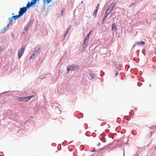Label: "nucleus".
Segmentation results:
<instances>
[{
	"mask_svg": "<svg viewBox=\"0 0 156 156\" xmlns=\"http://www.w3.org/2000/svg\"><path fill=\"white\" fill-rule=\"evenodd\" d=\"M25 97H18L17 98V100L19 101H25Z\"/></svg>",
	"mask_w": 156,
	"mask_h": 156,
	"instance_id": "10",
	"label": "nucleus"
},
{
	"mask_svg": "<svg viewBox=\"0 0 156 156\" xmlns=\"http://www.w3.org/2000/svg\"><path fill=\"white\" fill-rule=\"evenodd\" d=\"M105 131L106 132H108L109 131V130L108 129H106L105 130Z\"/></svg>",
	"mask_w": 156,
	"mask_h": 156,
	"instance_id": "39",
	"label": "nucleus"
},
{
	"mask_svg": "<svg viewBox=\"0 0 156 156\" xmlns=\"http://www.w3.org/2000/svg\"><path fill=\"white\" fill-rule=\"evenodd\" d=\"M81 114L82 115H83V113H81Z\"/></svg>",
	"mask_w": 156,
	"mask_h": 156,
	"instance_id": "48",
	"label": "nucleus"
},
{
	"mask_svg": "<svg viewBox=\"0 0 156 156\" xmlns=\"http://www.w3.org/2000/svg\"><path fill=\"white\" fill-rule=\"evenodd\" d=\"M3 49V47L2 46L0 47V54L2 53V51Z\"/></svg>",
	"mask_w": 156,
	"mask_h": 156,
	"instance_id": "27",
	"label": "nucleus"
},
{
	"mask_svg": "<svg viewBox=\"0 0 156 156\" xmlns=\"http://www.w3.org/2000/svg\"><path fill=\"white\" fill-rule=\"evenodd\" d=\"M34 5L33 4H32V2H31V3H30V2L29 1L26 7H23L20 8L19 14L21 16H22L27 12L28 8Z\"/></svg>",
	"mask_w": 156,
	"mask_h": 156,
	"instance_id": "1",
	"label": "nucleus"
},
{
	"mask_svg": "<svg viewBox=\"0 0 156 156\" xmlns=\"http://www.w3.org/2000/svg\"><path fill=\"white\" fill-rule=\"evenodd\" d=\"M7 92V91L5 92L4 93H5V92Z\"/></svg>",
	"mask_w": 156,
	"mask_h": 156,
	"instance_id": "46",
	"label": "nucleus"
},
{
	"mask_svg": "<svg viewBox=\"0 0 156 156\" xmlns=\"http://www.w3.org/2000/svg\"><path fill=\"white\" fill-rule=\"evenodd\" d=\"M39 54L37 52L33 51V53L30 58V59L34 58L35 57H37Z\"/></svg>",
	"mask_w": 156,
	"mask_h": 156,
	"instance_id": "6",
	"label": "nucleus"
},
{
	"mask_svg": "<svg viewBox=\"0 0 156 156\" xmlns=\"http://www.w3.org/2000/svg\"><path fill=\"white\" fill-rule=\"evenodd\" d=\"M154 52H155V55H156V49H155V50L154 51Z\"/></svg>",
	"mask_w": 156,
	"mask_h": 156,
	"instance_id": "40",
	"label": "nucleus"
},
{
	"mask_svg": "<svg viewBox=\"0 0 156 156\" xmlns=\"http://www.w3.org/2000/svg\"><path fill=\"white\" fill-rule=\"evenodd\" d=\"M44 0H43V2ZM40 0H31V2H32V4H33L35 6L36 4L37 3V2H39Z\"/></svg>",
	"mask_w": 156,
	"mask_h": 156,
	"instance_id": "14",
	"label": "nucleus"
},
{
	"mask_svg": "<svg viewBox=\"0 0 156 156\" xmlns=\"http://www.w3.org/2000/svg\"><path fill=\"white\" fill-rule=\"evenodd\" d=\"M127 116H125L124 117V118L125 119H127V120H128V119H127V118H126V117Z\"/></svg>",
	"mask_w": 156,
	"mask_h": 156,
	"instance_id": "38",
	"label": "nucleus"
},
{
	"mask_svg": "<svg viewBox=\"0 0 156 156\" xmlns=\"http://www.w3.org/2000/svg\"><path fill=\"white\" fill-rule=\"evenodd\" d=\"M81 3H83V1H82L81 2Z\"/></svg>",
	"mask_w": 156,
	"mask_h": 156,
	"instance_id": "45",
	"label": "nucleus"
},
{
	"mask_svg": "<svg viewBox=\"0 0 156 156\" xmlns=\"http://www.w3.org/2000/svg\"><path fill=\"white\" fill-rule=\"evenodd\" d=\"M21 16L19 14L18 15H16L15 16H12L13 20H16L17 19L20 18Z\"/></svg>",
	"mask_w": 156,
	"mask_h": 156,
	"instance_id": "12",
	"label": "nucleus"
},
{
	"mask_svg": "<svg viewBox=\"0 0 156 156\" xmlns=\"http://www.w3.org/2000/svg\"><path fill=\"white\" fill-rule=\"evenodd\" d=\"M88 41L86 40V39H85L83 41V48H85L87 45V43L88 42Z\"/></svg>",
	"mask_w": 156,
	"mask_h": 156,
	"instance_id": "9",
	"label": "nucleus"
},
{
	"mask_svg": "<svg viewBox=\"0 0 156 156\" xmlns=\"http://www.w3.org/2000/svg\"><path fill=\"white\" fill-rule=\"evenodd\" d=\"M52 0H44V1L43 2L44 4L47 3V4H48Z\"/></svg>",
	"mask_w": 156,
	"mask_h": 156,
	"instance_id": "18",
	"label": "nucleus"
},
{
	"mask_svg": "<svg viewBox=\"0 0 156 156\" xmlns=\"http://www.w3.org/2000/svg\"><path fill=\"white\" fill-rule=\"evenodd\" d=\"M153 128L154 129H156V126H153Z\"/></svg>",
	"mask_w": 156,
	"mask_h": 156,
	"instance_id": "37",
	"label": "nucleus"
},
{
	"mask_svg": "<svg viewBox=\"0 0 156 156\" xmlns=\"http://www.w3.org/2000/svg\"><path fill=\"white\" fill-rule=\"evenodd\" d=\"M65 91V89L64 87L62 85H59L58 89V92L61 94H63L64 93Z\"/></svg>",
	"mask_w": 156,
	"mask_h": 156,
	"instance_id": "3",
	"label": "nucleus"
},
{
	"mask_svg": "<svg viewBox=\"0 0 156 156\" xmlns=\"http://www.w3.org/2000/svg\"><path fill=\"white\" fill-rule=\"evenodd\" d=\"M104 21H103V20H102V24H103V23H104Z\"/></svg>",
	"mask_w": 156,
	"mask_h": 156,
	"instance_id": "42",
	"label": "nucleus"
},
{
	"mask_svg": "<svg viewBox=\"0 0 156 156\" xmlns=\"http://www.w3.org/2000/svg\"><path fill=\"white\" fill-rule=\"evenodd\" d=\"M30 27L27 26L24 29V30L25 31H27L28 30H29L30 29Z\"/></svg>",
	"mask_w": 156,
	"mask_h": 156,
	"instance_id": "23",
	"label": "nucleus"
},
{
	"mask_svg": "<svg viewBox=\"0 0 156 156\" xmlns=\"http://www.w3.org/2000/svg\"><path fill=\"white\" fill-rule=\"evenodd\" d=\"M107 17H105V16H104L102 20H103V21H104L105 20Z\"/></svg>",
	"mask_w": 156,
	"mask_h": 156,
	"instance_id": "31",
	"label": "nucleus"
},
{
	"mask_svg": "<svg viewBox=\"0 0 156 156\" xmlns=\"http://www.w3.org/2000/svg\"><path fill=\"white\" fill-rule=\"evenodd\" d=\"M67 71H76L79 70V67L76 65H73L70 66L69 67H68L67 68Z\"/></svg>",
	"mask_w": 156,
	"mask_h": 156,
	"instance_id": "2",
	"label": "nucleus"
},
{
	"mask_svg": "<svg viewBox=\"0 0 156 156\" xmlns=\"http://www.w3.org/2000/svg\"><path fill=\"white\" fill-rule=\"evenodd\" d=\"M134 4H135V3H132V4L131 5H130V6H129V7H131L132 6V5H134Z\"/></svg>",
	"mask_w": 156,
	"mask_h": 156,
	"instance_id": "34",
	"label": "nucleus"
},
{
	"mask_svg": "<svg viewBox=\"0 0 156 156\" xmlns=\"http://www.w3.org/2000/svg\"><path fill=\"white\" fill-rule=\"evenodd\" d=\"M148 145L147 146V147H148Z\"/></svg>",
	"mask_w": 156,
	"mask_h": 156,
	"instance_id": "47",
	"label": "nucleus"
},
{
	"mask_svg": "<svg viewBox=\"0 0 156 156\" xmlns=\"http://www.w3.org/2000/svg\"><path fill=\"white\" fill-rule=\"evenodd\" d=\"M108 15L106 14H105V15L104 16H105V17H107V16H108Z\"/></svg>",
	"mask_w": 156,
	"mask_h": 156,
	"instance_id": "35",
	"label": "nucleus"
},
{
	"mask_svg": "<svg viewBox=\"0 0 156 156\" xmlns=\"http://www.w3.org/2000/svg\"><path fill=\"white\" fill-rule=\"evenodd\" d=\"M61 12H62V13L63 12V11L62 10L61 11Z\"/></svg>",
	"mask_w": 156,
	"mask_h": 156,
	"instance_id": "44",
	"label": "nucleus"
},
{
	"mask_svg": "<svg viewBox=\"0 0 156 156\" xmlns=\"http://www.w3.org/2000/svg\"><path fill=\"white\" fill-rule=\"evenodd\" d=\"M145 51H146L145 49H143L142 50V53L144 56L146 55Z\"/></svg>",
	"mask_w": 156,
	"mask_h": 156,
	"instance_id": "24",
	"label": "nucleus"
},
{
	"mask_svg": "<svg viewBox=\"0 0 156 156\" xmlns=\"http://www.w3.org/2000/svg\"><path fill=\"white\" fill-rule=\"evenodd\" d=\"M9 28V27H6V26L4 27V28L1 30L2 33H5L7 30V29Z\"/></svg>",
	"mask_w": 156,
	"mask_h": 156,
	"instance_id": "13",
	"label": "nucleus"
},
{
	"mask_svg": "<svg viewBox=\"0 0 156 156\" xmlns=\"http://www.w3.org/2000/svg\"><path fill=\"white\" fill-rule=\"evenodd\" d=\"M106 12H108V13L109 14L110 13L112 12L111 10H110L108 9H107L106 11Z\"/></svg>",
	"mask_w": 156,
	"mask_h": 156,
	"instance_id": "26",
	"label": "nucleus"
},
{
	"mask_svg": "<svg viewBox=\"0 0 156 156\" xmlns=\"http://www.w3.org/2000/svg\"><path fill=\"white\" fill-rule=\"evenodd\" d=\"M34 20H30L28 24V26L30 27L33 24Z\"/></svg>",
	"mask_w": 156,
	"mask_h": 156,
	"instance_id": "15",
	"label": "nucleus"
},
{
	"mask_svg": "<svg viewBox=\"0 0 156 156\" xmlns=\"http://www.w3.org/2000/svg\"><path fill=\"white\" fill-rule=\"evenodd\" d=\"M3 49V47L2 46L0 47V54L2 53V51Z\"/></svg>",
	"mask_w": 156,
	"mask_h": 156,
	"instance_id": "28",
	"label": "nucleus"
},
{
	"mask_svg": "<svg viewBox=\"0 0 156 156\" xmlns=\"http://www.w3.org/2000/svg\"><path fill=\"white\" fill-rule=\"evenodd\" d=\"M70 27H68L67 28V29L65 33V34L64 35V38L66 36V35L68 34L69 31L70 30Z\"/></svg>",
	"mask_w": 156,
	"mask_h": 156,
	"instance_id": "17",
	"label": "nucleus"
},
{
	"mask_svg": "<svg viewBox=\"0 0 156 156\" xmlns=\"http://www.w3.org/2000/svg\"><path fill=\"white\" fill-rule=\"evenodd\" d=\"M115 3L113 2L109 5L108 9L110 10H111V11H112L113 10V9L115 6Z\"/></svg>",
	"mask_w": 156,
	"mask_h": 156,
	"instance_id": "5",
	"label": "nucleus"
},
{
	"mask_svg": "<svg viewBox=\"0 0 156 156\" xmlns=\"http://www.w3.org/2000/svg\"><path fill=\"white\" fill-rule=\"evenodd\" d=\"M146 147V146H144V147H141V149H143V148H144V147Z\"/></svg>",
	"mask_w": 156,
	"mask_h": 156,
	"instance_id": "41",
	"label": "nucleus"
},
{
	"mask_svg": "<svg viewBox=\"0 0 156 156\" xmlns=\"http://www.w3.org/2000/svg\"><path fill=\"white\" fill-rule=\"evenodd\" d=\"M89 75L92 78H94L96 77V75L94 74H92L91 73H89Z\"/></svg>",
	"mask_w": 156,
	"mask_h": 156,
	"instance_id": "19",
	"label": "nucleus"
},
{
	"mask_svg": "<svg viewBox=\"0 0 156 156\" xmlns=\"http://www.w3.org/2000/svg\"><path fill=\"white\" fill-rule=\"evenodd\" d=\"M99 5H100V4H98V5H97L96 7V9H97V10H98L99 8Z\"/></svg>",
	"mask_w": 156,
	"mask_h": 156,
	"instance_id": "30",
	"label": "nucleus"
},
{
	"mask_svg": "<svg viewBox=\"0 0 156 156\" xmlns=\"http://www.w3.org/2000/svg\"><path fill=\"white\" fill-rule=\"evenodd\" d=\"M34 95H33L30 96H29L25 97V101H29L31 98L34 97Z\"/></svg>",
	"mask_w": 156,
	"mask_h": 156,
	"instance_id": "7",
	"label": "nucleus"
},
{
	"mask_svg": "<svg viewBox=\"0 0 156 156\" xmlns=\"http://www.w3.org/2000/svg\"><path fill=\"white\" fill-rule=\"evenodd\" d=\"M13 18H12V17H9V21L11 22V23L13 21Z\"/></svg>",
	"mask_w": 156,
	"mask_h": 156,
	"instance_id": "25",
	"label": "nucleus"
},
{
	"mask_svg": "<svg viewBox=\"0 0 156 156\" xmlns=\"http://www.w3.org/2000/svg\"><path fill=\"white\" fill-rule=\"evenodd\" d=\"M118 72H119L118 69L117 67H116L115 70V73L116 76H117L118 75Z\"/></svg>",
	"mask_w": 156,
	"mask_h": 156,
	"instance_id": "22",
	"label": "nucleus"
},
{
	"mask_svg": "<svg viewBox=\"0 0 156 156\" xmlns=\"http://www.w3.org/2000/svg\"><path fill=\"white\" fill-rule=\"evenodd\" d=\"M41 48L40 46L39 45H37L35 48V50L34 51L35 52H37L39 54L40 53V49Z\"/></svg>",
	"mask_w": 156,
	"mask_h": 156,
	"instance_id": "8",
	"label": "nucleus"
},
{
	"mask_svg": "<svg viewBox=\"0 0 156 156\" xmlns=\"http://www.w3.org/2000/svg\"><path fill=\"white\" fill-rule=\"evenodd\" d=\"M92 32V30H91L89 33L87 35L85 39L86 40H87L89 41V35Z\"/></svg>",
	"mask_w": 156,
	"mask_h": 156,
	"instance_id": "16",
	"label": "nucleus"
},
{
	"mask_svg": "<svg viewBox=\"0 0 156 156\" xmlns=\"http://www.w3.org/2000/svg\"><path fill=\"white\" fill-rule=\"evenodd\" d=\"M7 23H8V24L7 25H6V27H9L10 24L11 23L9 21H8V22H7Z\"/></svg>",
	"mask_w": 156,
	"mask_h": 156,
	"instance_id": "29",
	"label": "nucleus"
},
{
	"mask_svg": "<svg viewBox=\"0 0 156 156\" xmlns=\"http://www.w3.org/2000/svg\"><path fill=\"white\" fill-rule=\"evenodd\" d=\"M14 14V13H12V15H13Z\"/></svg>",
	"mask_w": 156,
	"mask_h": 156,
	"instance_id": "43",
	"label": "nucleus"
},
{
	"mask_svg": "<svg viewBox=\"0 0 156 156\" xmlns=\"http://www.w3.org/2000/svg\"><path fill=\"white\" fill-rule=\"evenodd\" d=\"M105 14L108 15L109 14L108 13V12H105Z\"/></svg>",
	"mask_w": 156,
	"mask_h": 156,
	"instance_id": "36",
	"label": "nucleus"
},
{
	"mask_svg": "<svg viewBox=\"0 0 156 156\" xmlns=\"http://www.w3.org/2000/svg\"><path fill=\"white\" fill-rule=\"evenodd\" d=\"M145 44V42L143 41H141L140 42H138L137 43V44L138 45H140V44L141 45H142Z\"/></svg>",
	"mask_w": 156,
	"mask_h": 156,
	"instance_id": "21",
	"label": "nucleus"
},
{
	"mask_svg": "<svg viewBox=\"0 0 156 156\" xmlns=\"http://www.w3.org/2000/svg\"><path fill=\"white\" fill-rule=\"evenodd\" d=\"M137 85H138V86H139V87L140 86H141L140 83H137Z\"/></svg>",
	"mask_w": 156,
	"mask_h": 156,
	"instance_id": "33",
	"label": "nucleus"
},
{
	"mask_svg": "<svg viewBox=\"0 0 156 156\" xmlns=\"http://www.w3.org/2000/svg\"><path fill=\"white\" fill-rule=\"evenodd\" d=\"M98 11V10H97V9H96L94 11V13H93V16L94 17H96L97 16V12Z\"/></svg>",
	"mask_w": 156,
	"mask_h": 156,
	"instance_id": "20",
	"label": "nucleus"
},
{
	"mask_svg": "<svg viewBox=\"0 0 156 156\" xmlns=\"http://www.w3.org/2000/svg\"><path fill=\"white\" fill-rule=\"evenodd\" d=\"M25 49V48L22 47L19 51L18 52V56L19 58L21 57L23 54L24 52Z\"/></svg>",
	"mask_w": 156,
	"mask_h": 156,
	"instance_id": "4",
	"label": "nucleus"
},
{
	"mask_svg": "<svg viewBox=\"0 0 156 156\" xmlns=\"http://www.w3.org/2000/svg\"><path fill=\"white\" fill-rule=\"evenodd\" d=\"M112 30H113L114 29H115L116 30H117L118 29L116 26L115 23H113L112 26Z\"/></svg>",
	"mask_w": 156,
	"mask_h": 156,
	"instance_id": "11",
	"label": "nucleus"
},
{
	"mask_svg": "<svg viewBox=\"0 0 156 156\" xmlns=\"http://www.w3.org/2000/svg\"><path fill=\"white\" fill-rule=\"evenodd\" d=\"M96 151V150L94 149H93V150H92L91 151L92 152H94Z\"/></svg>",
	"mask_w": 156,
	"mask_h": 156,
	"instance_id": "32",
	"label": "nucleus"
}]
</instances>
